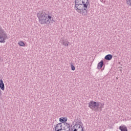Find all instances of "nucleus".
I'll use <instances>...</instances> for the list:
<instances>
[{
	"instance_id": "obj_1",
	"label": "nucleus",
	"mask_w": 131,
	"mask_h": 131,
	"mask_svg": "<svg viewBox=\"0 0 131 131\" xmlns=\"http://www.w3.org/2000/svg\"><path fill=\"white\" fill-rule=\"evenodd\" d=\"M37 16L39 19V22L40 24H47L49 25L52 19V16L50 15L49 12L46 10H43L42 11H39L38 13L37 14Z\"/></svg>"
},
{
	"instance_id": "obj_2",
	"label": "nucleus",
	"mask_w": 131,
	"mask_h": 131,
	"mask_svg": "<svg viewBox=\"0 0 131 131\" xmlns=\"http://www.w3.org/2000/svg\"><path fill=\"white\" fill-rule=\"evenodd\" d=\"M75 8L79 9V10H85L88 9V6L90 5L89 0H75Z\"/></svg>"
},
{
	"instance_id": "obj_3",
	"label": "nucleus",
	"mask_w": 131,
	"mask_h": 131,
	"mask_svg": "<svg viewBox=\"0 0 131 131\" xmlns=\"http://www.w3.org/2000/svg\"><path fill=\"white\" fill-rule=\"evenodd\" d=\"M7 38H8V35H7L5 30L2 28V26H0V42L4 43Z\"/></svg>"
},
{
	"instance_id": "obj_4",
	"label": "nucleus",
	"mask_w": 131,
	"mask_h": 131,
	"mask_svg": "<svg viewBox=\"0 0 131 131\" xmlns=\"http://www.w3.org/2000/svg\"><path fill=\"white\" fill-rule=\"evenodd\" d=\"M99 106L100 102H95L92 100L89 103V108L92 110H94V111H96L97 109H99Z\"/></svg>"
},
{
	"instance_id": "obj_5",
	"label": "nucleus",
	"mask_w": 131,
	"mask_h": 131,
	"mask_svg": "<svg viewBox=\"0 0 131 131\" xmlns=\"http://www.w3.org/2000/svg\"><path fill=\"white\" fill-rule=\"evenodd\" d=\"M75 125H76V127H77V128H78V129H80V128H81V127H82L83 129V128L84 127L83 126V124H82V123H81V121H80V119H77V121H76Z\"/></svg>"
},
{
	"instance_id": "obj_6",
	"label": "nucleus",
	"mask_w": 131,
	"mask_h": 131,
	"mask_svg": "<svg viewBox=\"0 0 131 131\" xmlns=\"http://www.w3.org/2000/svg\"><path fill=\"white\" fill-rule=\"evenodd\" d=\"M63 125V126H62V127H63L62 129H63L67 131L71 130V129L70 128V123H66Z\"/></svg>"
},
{
	"instance_id": "obj_7",
	"label": "nucleus",
	"mask_w": 131,
	"mask_h": 131,
	"mask_svg": "<svg viewBox=\"0 0 131 131\" xmlns=\"http://www.w3.org/2000/svg\"><path fill=\"white\" fill-rule=\"evenodd\" d=\"M55 127L54 131H56L57 130V129H61V128H63V126H64V125H63V124H62V123H59L57 124L56 126L55 125Z\"/></svg>"
},
{
	"instance_id": "obj_8",
	"label": "nucleus",
	"mask_w": 131,
	"mask_h": 131,
	"mask_svg": "<svg viewBox=\"0 0 131 131\" xmlns=\"http://www.w3.org/2000/svg\"><path fill=\"white\" fill-rule=\"evenodd\" d=\"M70 131H84L83 127H81L80 129H78L76 127V125H74L73 128H71Z\"/></svg>"
},
{
	"instance_id": "obj_9",
	"label": "nucleus",
	"mask_w": 131,
	"mask_h": 131,
	"mask_svg": "<svg viewBox=\"0 0 131 131\" xmlns=\"http://www.w3.org/2000/svg\"><path fill=\"white\" fill-rule=\"evenodd\" d=\"M68 120L67 117H61L59 118L60 122H62V124H65V123H67L66 122Z\"/></svg>"
},
{
	"instance_id": "obj_10",
	"label": "nucleus",
	"mask_w": 131,
	"mask_h": 131,
	"mask_svg": "<svg viewBox=\"0 0 131 131\" xmlns=\"http://www.w3.org/2000/svg\"><path fill=\"white\" fill-rule=\"evenodd\" d=\"M0 89L2 91H5V84L2 79L0 80Z\"/></svg>"
},
{
	"instance_id": "obj_11",
	"label": "nucleus",
	"mask_w": 131,
	"mask_h": 131,
	"mask_svg": "<svg viewBox=\"0 0 131 131\" xmlns=\"http://www.w3.org/2000/svg\"><path fill=\"white\" fill-rule=\"evenodd\" d=\"M112 57H113L112 55L107 54L105 56L104 59L107 61H110V60L112 59Z\"/></svg>"
},
{
	"instance_id": "obj_12",
	"label": "nucleus",
	"mask_w": 131,
	"mask_h": 131,
	"mask_svg": "<svg viewBox=\"0 0 131 131\" xmlns=\"http://www.w3.org/2000/svg\"><path fill=\"white\" fill-rule=\"evenodd\" d=\"M103 65H104V62L103 60H101L100 62L98 63L97 65V69H102V68L103 67Z\"/></svg>"
},
{
	"instance_id": "obj_13",
	"label": "nucleus",
	"mask_w": 131,
	"mask_h": 131,
	"mask_svg": "<svg viewBox=\"0 0 131 131\" xmlns=\"http://www.w3.org/2000/svg\"><path fill=\"white\" fill-rule=\"evenodd\" d=\"M119 128L121 131H127V128L124 126H120Z\"/></svg>"
},
{
	"instance_id": "obj_14",
	"label": "nucleus",
	"mask_w": 131,
	"mask_h": 131,
	"mask_svg": "<svg viewBox=\"0 0 131 131\" xmlns=\"http://www.w3.org/2000/svg\"><path fill=\"white\" fill-rule=\"evenodd\" d=\"M75 9L76 11H77V12H78V13H79L80 14H81L82 15V12H83V11H85V10H86V9L85 10L79 9H77V8H75Z\"/></svg>"
},
{
	"instance_id": "obj_15",
	"label": "nucleus",
	"mask_w": 131,
	"mask_h": 131,
	"mask_svg": "<svg viewBox=\"0 0 131 131\" xmlns=\"http://www.w3.org/2000/svg\"><path fill=\"white\" fill-rule=\"evenodd\" d=\"M88 13H89V10L88 9H86L85 10H84L82 12V16H86V15L88 14Z\"/></svg>"
},
{
	"instance_id": "obj_16",
	"label": "nucleus",
	"mask_w": 131,
	"mask_h": 131,
	"mask_svg": "<svg viewBox=\"0 0 131 131\" xmlns=\"http://www.w3.org/2000/svg\"><path fill=\"white\" fill-rule=\"evenodd\" d=\"M68 43H69V42L68 41H62V45L63 46H65V47H68Z\"/></svg>"
},
{
	"instance_id": "obj_17",
	"label": "nucleus",
	"mask_w": 131,
	"mask_h": 131,
	"mask_svg": "<svg viewBox=\"0 0 131 131\" xmlns=\"http://www.w3.org/2000/svg\"><path fill=\"white\" fill-rule=\"evenodd\" d=\"M18 44L19 45V46H20V47H24V46H25V43H24V42L22 41L18 42Z\"/></svg>"
},
{
	"instance_id": "obj_18",
	"label": "nucleus",
	"mask_w": 131,
	"mask_h": 131,
	"mask_svg": "<svg viewBox=\"0 0 131 131\" xmlns=\"http://www.w3.org/2000/svg\"><path fill=\"white\" fill-rule=\"evenodd\" d=\"M126 3L128 6H131V1L130 0H126Z\"/></svg>"
},
{
	"instance_id": "obj_19",
	"label": "nucleus",
	"mask_w": 131,
	"mask_h": 131,
	"mask_svg": "<svg viewBox=\"0 0 131 131\" xmlns=\"http://www.w3.org/2000/svg\"><path fill=\"white\" fill-rule=\"evenodd\" d=\"M71 69L72 70H73V71H74V70H75V67L74 66H73V64H71Z\"/></svg>"
},
{
	"instance_id": "obj_20",
	"label": "nucleus",
	"mask_w": 131,
	"mask_h": 131,
	"mask_svg": "<svg viewBox=\"0 0 131 131\" xmlns=\"http://www.w3.org/2000/svg\"><path fill=\"white\" fill-rule=\"evenodd\" d=\"M99 104H100V109H102V108H104V103H100L99 102Z\"/></svg>"
},
{
	"instance_id": "obj_21",
	"label": "nucleus",
	"mask_w": 131,
	"mask_h": 131,
	"mask_svg": "<svg viewBox=\"0 0 131 131\" xmlns=\"http://www.w3.org/2000/svg\"><path fill=\"white\" fill-rule=\"evenodd\" d=\"M3 94L2 93V90H0V97L2 96Z\"/></svg>"
},
{
	"instance_id": "obj_22",
	"label": "nucleus",
	"mask_w": 131,
	"mask_h": 131,
	"mask_svg": "<svg viewBox=\"0 0 131 131\" xmlns=\"http://www.w3.org/2000/svg\"><path fill=\"white\" fill-rule=\"evenodd\" d=\"M120 71H121V70H120Z\"/></svg>"
}]
</instances>
